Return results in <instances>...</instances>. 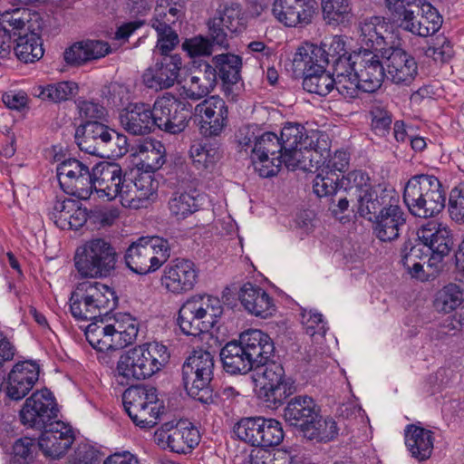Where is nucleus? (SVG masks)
<instances>
[{
    "label": "nucleus",
    "mask_w": 464,
    "mask_h": 464,
    "mask_svg": "<svg viewBox=\"0 0 464 464\" xmlns=\"http://www.w3.org/2000/svg\"><path fill=\"white\" fill-rule=\"evenodd\" d=\"M168 348L158 342L138 345L123 353L117 362L116 374L121 384L144 380L162 369L169 362Z\"/></svg>",
    "instance_id": "obj_1"
},
{
    "label": "nucleus",
    "mask_w": 464,
    "mask_h": 464,
    "mask_svg": "<svg viewBox=\"0 0 464 464\" xmlns=\"http://www.w3.org/2000/svg\"><path fill=\"white\" fill-rule=\"evenodd\" d=\"M139 333V322L128 314L111 323L103 319L91 323L85 330L88 343L99 352L115 351L131 344Z\"/></svg>",
    "instance_id": "obj_2"
},
{
    "label": "nucleus",
    "mask_w": 464,
    "mask_h": 464,
    "mask_svg": "<svg viewBox=\"0 0 464 464\" xmlns=\"http://www.w3.org/2000/svg\"><path fill=\"white\" fill-rule=\"evenodd\" d=\"M222 314L223 306L218 297L195 295L180 306L178 324L183 334L198 336L211 330Z\"/></svg>",
    "instance_id": "obj_3"
},
{
    "label": "nucleus",
    "mask_w": 464,
    "mask_h": 464,
    "mask_svg": "<svg viewBox=\"0 0 464 464\" xmlns=\"http://www.w3.org/2000/svg\"><path fill=\"white\" fill-rule=\"evenodd\" d=\"M73 260L81 277L102 278L114 271L117 253L110 241L92 237L76 248Z\"/></svg>",
    "instance_id": "obj_4"
},
{
    "label": "nucleus",
    "mask_w": 464,
    "mask_h": 464,
    "mask_svg": "<svg viewBox=\"0 0 464 464\" xmlns=\"http://www.w3.org/2000/svg\"><path fill=\"white\" fill-rule=\"evenodd\" d=\"M213 371V355L202 349L193 351L182 365V382L186 392L204 404L213 401L210 388Z\"/></svg>",
    "instance_id": "obj_5"
},
{
    "label": "nucleus",
    "mask_w": 464,
    "mask_h": 464,
    "mask_svg": "<svg viewBox=\"0 0 464 464\" xmlns=\"http://www.w3.org/2000/svg\"><path fill=\"white\" fill-rule=\"evenodd\" d=\"M285 165L288 169H306V160H312L311 150L318 151L319 132L311 130L298 123H286L280 133Z\"/></svg>",
    "instance_id": "obj_6"
},
{
    "label": "nucleus",
    "mask_w": 464,
    "mask_h": 464,
    "mask_svg": "<svg viewBox=\"0 0 464 464\" xmlns=\"http://www.w3.org/2000/svg\"><path fill=\"white\" fill-rule=\"evenodd\" d=\"M170 256L167 239L160 237H141L133 242L125 254L127 266L139 275L159 269Z\"/></svg>",
    "instance_id": "obj_7"
},
{
    "label": "nucleus",
    "mask_w": 464,
    "mask_h": 464,
    "mask_svg": "<svg viewBox=\"0 0 464 464\" xmlns=\"http://www.w3.org/2000/svg\"><path fill=\"white\" fill-rule=\"evenodd\" d=\"M343 195L337 203H392L399 200L398 193L392 188L379 184L372 186L368 173L353 170L341 179Z\"/></svg>",
    "instance_id": "obj_8"
},
{
    "label": "nucleus",
    "mask_w": 464,
    "mask_h": 464,
    "mask_svg": "<svg viewBox=\"0 0 464 464\" xmlns=\"http://www.w3.org/2000/svg\"><path fill=\"white\" fill-rule=\"evenodd\" d=\"M122 403L136 426L150 429L158 423L160 405L155 388L130 387L122 394Z\"/></svg>",
    "instance_id": "obj_9"
},
{
    "label": "nucleus",
    "mask_w": 464,
    "mask_h": 464,
    "mask_svg": "<svg viewBox=\"0 0 464 464\" xmlns=\"http://www.w3.org/2000/svg\"><path fill=\"white\" fill-rule=\"evenodd\" d=\"M191 119V104L171 93H165L154 102L155 127L169 134L185 130Z\"/></svg>",
    "instance_id": "obj_10"
},
{
    "label": "nucleus",
    "mask_w": 464,
    "mask_h": 464,
    "mask_svg": "<svg viewBox=\"0 0 464 464\" xmlns=\"http://www.w3.org/2000/svg\"><path fill=\"white\" fill-rule=\"evenodd\" d=\"M56 173L60 187L66 194L81 200L90 198L93 184L92 170H90L88 165L70 158L58 164Z\"/></svg>",
    "instance_id": "obj_11"
},
{
    "label": "nucleus",
    "mask_w": 464,
    "mask_h": 464,
    "mask_svg": "<svg viewBox=\"0 0 464 464\" xmlns=\"http://www.w3.org/2000/svg\"><path fill=\"white\" fill-rule=\"evenodd\" d=\"M58 406L53 394L46 388L34 392L25 400L20 411L24 425L42 430L47 424L57 420Z\"/></svg>",
    "instance_id": "obj_12"
},
{
    "label": "nucleus",
    "mask_w": 464,
    "mask_h": 464,
    "mask_svg": "<svg viewBox=\"0 0 464 464\" xmlns=\"http://www.w3.org/2000/svg\"><path fill=\"white\" fill-rule=\"evenodd\" d=\"M200 133L205 137H216L222 133L228 121V108L218 96H211L195 106Z\"/></svg>",
    "instance_id": "obj_13"
},
{
    "label": "nucleus",
    "mask_w": 464,
    "mask_h": 464,
    "mask_svg": "<svg viewBox=\"0 0 464 464\" xmlns=\"http://www.w3.org/2000/svg\"><path fill=\"white\" fill-rule=\"evenodd\" d=\"M181 68L180 55H162V58L144 71L143 83L150 89H169L178 81Z\"/></svg>",
    "instance_id": "obj_14"
},
{
    "label": "nucleus",
    "mask_w": 464,
    "mask_h": 464,
    "mask_svg": "<svg viewBox=\"0 0 464 464\" xmlns=\"http://www.w3.org/2000/svg\"><path fill=\"white\" fill-rule=\"evenodd\" d=\"M92 184L98 198H106L108 201L118 196L122 197L123 175L121 168L117 163L100 162L92 168Z\"/></svg>",
    "instance_id": "obj_15"
},
{
    "label": "nucleus",
    "mask_w": 464,
    "mask_h": 464,
    "mask_svg": "<svg viewBox=\"0 0 464 464\" xmlns=\"http://www.w3.org/2000/svg\"><path fill=\"white\" fill-rule=\"evenodd\" d=\"M295 54L298 66L304 64L301 63L304 59H308L320 68H325L334 60L352 55L346 51L344 40L338 35L334 36L329 43L324 42L320 45L307 44L301 46Z\"/></svg>",
    "instance_id": "obj_16"
},
{
    "label": "nucleus",
    "mask_w": 464,
    "mask_h": 464,
    "mask_svg": "<svg viewBox=\"0 0 464 464\" xmlns=\"http://www.w3.org/2000/svg\"><path fill=\"white\" fill-rule=\"evenodd\" d=\"M198 279L196 265L188 259H176L164 269L162 285L175 295L192 290Z\"/></svg>",
    "instance_id": "obj_17"
},
{
    "label": "nucleus",
    "mask_w": 464,
    "mask_h": 464,
    "mask_svg": "<svg viewBox=\"0 0 464 464\" xmlns=\"http://www.w3.org/2000/svg\"><path fill=\"white\" fill-rule=\"evenodd\" d=\"M40 430L42 433L38 440V447L45 456L52 459L63 456L74 441L71 427L58 420Z\"/></svg>",
    "instance_id": "obj_18"
},
{
    "label": "nucleus",
    "mask_w": 464,
    "mask_h": 464,
    "mask_svg": "<svg viewBox=\"0 0 464 464\" xmlns=\"http://www.w3.org/2000/svg\"><path fill=\"white\" fill-rule=\"evenodd\" d=\"M111 129L100 121L84 122L75 131V142L88 154L104 158L110 146Z\"/></svg>",
    "instance_id": "obj_19"
},
{
    "label": "nucleus",
    "mask_w": 464,
    "mask_h": 464,
    "mask_svg": "<svg viewBox=\"0 0 464 464\" xmlns=\"http://www.w3.org/2000/svg\"><path fill=\"white\" fill-rule=\"evenodd\" d=\"M356 72L361 80V88L364 92H374L382 84L385 77L384 67L379 55L373 51L365 49L354 53Z\"/></svg>",
    "instance_id": "obj_20"
},
{
    "label": "nucleus",
    "mask_w": 464,
    "mask_h": 464,
    "mask_svg": "<svg viewBox=\"0 0 464 464\" xmlns=\"http://www.w3.org/2000/svg\"><path fill=\"white\" fill-rule=\"evenodd\" d=\"M165 424L166 430L159 433V440L166 442L170 451L178 454L190 453L199 443L200 434L191 423L179 422L175 427H169Z\"/></svg>",
    "instance_id": "obj_21"
},
{
    "label": "nucleus",
    "mask_w": 464,
    "mask_h": 464,
    "mask_svg": "<svg viewBox=\"0 0 464 464\" xmlns=\"http://www.w3.org/2000/svg\"><path fill=\"white\" fill-rule=\"evenodd\" d=\"M272 12L275 17L285 26L304 25L312 21L314 2V0H276Z\"/></svg>",
    "instance_id": "obj_22"
},
{
    "label": "nucleus",
    "mask_w": 464,
    "mask_h": 464,
    "mask_svg": "<svg viewBox=\"0 0 464 464\" xmlns=\"http://www.w3.org/2000/svg\"><path fill=\"white\" fill-rule=\"evenodd\" d=\"M39 365L33 362L16 363L8 374L6 394L14 401L24 398L39 379Z\"/></svg>",
    "instance_id": "obj_23"
},
{
    "label": "nucleus",
    "mask_w": 464,
    "mask_h": 464,
    "mask_svg": "<svg viewBox=\"0 0 464 464\" xmlns=\"http://www.w3.org/2000/svg\"><path fill=\"white\" fill-rule=\"evenodd\" d=\"M387 78L397 85H410L418 74L414 57L401 48H392L386 57Z\"/></svg>",
    "instance_id": "obj_24"
},
{
    "label": "nucleus",
    "mask_w": 464,
    "mask_h": 464,
    "mask_svg": "<svg viewBox=\"0 0 464 464\" xmlns=\"http://www.w3.org/2000/svg\"><path fill=\"white\" fill-rule=\"evenodd\" d=\"M418 239L432 251V259L440 260L453 246L450 229L435 221L422 225L417 231Z\"/></svg>",
    "instance_id": "obj_25"
},
{
    "label": "nucleus",
    "mask_w": 464,
    "mask_h": 464,
    "mask_svg": "<svg viewBox=\"0 0 464 464\" xmlns=\"http://www.w3.org/2000/svg\"><path fill=\"white\" fill-rule=\"evenodd\" d=\"M241 345L256 369L267 362L274 355L275 345L270 336L258 329H248L239 335Z\"/></svg>",
    "instance_id": "obj_26"
},
{
    "label": "nucleus",
    "mask_w": 464,
    "mask_h": 464,
    "mask_svg": "<svg viewBox=\"0 0 464 464\" xmlns=\"http://www.w3.org/2000/svg\"><path fill=\"white\" fill-rule=\"evenodd\" d=\"M303 65H297L295 54L293 58V66L295 72L304 75L303 88L308 92L315 93L320 96H326L334 89V80L325 68H320L314 62L304 59Z\"/></svg>",
    "instance_id": "obj_27"
},
{
    "label": "nucleus",
    "mask_w": 464,
    "mask_h": 464,
    "mask_svg": "<svg viewBox=\"0 0 464 464\" xmlns=\"http://www.w3.org/2000/svg\"><path fill=\"white\" fill-rule=\"evenodd\" d=\"M123 129L132 135H145L155 127L154 106L149 104H130L120 114Z\"/></svg>",
    "instance_id": "obj_28"
},
{
    "label": "nucleus",
    "mask_w": 464,
    "mask_h": 464,
    "mask_svg": "<svg viewBox=\"0 0 464 464\" xmlns=\"http://www.w3.org/2000/svg\"><path fill=\"white\" fill-rule=\"evenodd\" d=\"M321 412L320 406L308 395H297L290 399L284 410V419L291 426L304 430L313 423Z\"/></svg>",
    "instance_id": "obj_29"
},
{
    "label": "nucleus",
    "mask_w": 464,
    "mask_h": 464,
    "mask_svg": "<svg viewBox=\"0 0 464 464\" xmlns=\"http://www.w3.org/2000/svg\"><path fill=\"white\" fill-rule=\"evenodd\" d=\"M240 304L250 314L267 318L276 311L273 299L260 286L251 283L244 284L238 293Z\"/></svg>",
    "instance_id": "obj_30"
},
{
    "label": "nucleus",
    "mask_w": 464,
    "mask_h": 464,
    "mask_svg": "<svg viewBox=\"0 0 464 464\" xmlns=\"http://www.w3.org/2000/svg\"><path fill=\"white\" fill-rule=\"evenodd\" d=\"M111 53V47L106 42L87 40L76 42L63 53V59L68 65L79 67L88 62L101 59Z\"/></svg>",
    "instance_id": "obj_31"
},
{
    "label": "nucleus",
    "mask_w": 464,
    "mask_h": 464,
    "mask_svg": "<svg viewBox=\"0 0 464 464\" xmlns=\"http://www.w3.org/2000/svg\"><path fill=\"white\" fill-rule=\"evenodd\" d=\"M218 82V72L208 63H201L190 74L184 86L186 96L193 101L200 100L210 93Z\"/></svg>",
    "instance_id": "obj_32"
},
{
    "label": "nucleus",
    "mask_w": 464,
    "mask_h": 464,
    "mask_svg": "<svg viewBox=\"0 0 464 464\" xmlns=\"http://www.w3.org/2000/svg\"><path fill=\"white\" fill-rule=\"evenodd\" d=\"M405 224L404 213L400 205H388L380 208L374 231L381 241H392L399 237L400 229Z\"/></svg>",
    "instance_id": "obj_33"
},
{
    "label": "nucleus",
    "mask_w": 464,
    "mask_h": 464,
    "mask_svg": "<svg viewBox=\"0 0 464 464\" xmlns=\"http://www.w3.org/2000/svg\"><path fill=\"white\" fill-rule=\"evenodd\" d=\"M78 285L88 298L97 317L116 307L118 298L108 285L96 281H84Z\"/></svg>",
    "instance_id": "obj_34"
},
{
    "label": "nucleus",
    "mask_w": 464,
    "mask_h": 464,
    "mask_svg": "<svg viewBox=\"0 0 464 464\" xmlns=\"http://www.w3.org/2000/svg\"><path fill=\"white\" fill-rule=\"evenodd\" d=\"M405 445L411 457L419 461L428 459L433 450L434 437L430 430L409 424L404 430Z\"/></svg>",
    "instance_id": "obj_35"
},
{
    "label": "nucleus",
    "mask_w": 464,
    "mask_h": 464,
    "mask_svg": "<svg viewBox=\"0 0 464 464\" xmlns=\"http://www.w3.org/2000/svg\"><path fill=\"white\" fill-rule=\"evenodd\" d=\"M224 370L230 374H246L256 369L239 341L227 343L220 352Z\"/></svg>",
    "instance_id": "obj_36"
},
{
    "label": "nucleus",
    "mask_w": 464,
    "mask_h": 464,
    "mask_svg": "<svg viewBox=\"0 0 464 464\" xmlns=\"http://www.w3.org/2000/svg\"><path fill=\"white\" fill-rule=\"evenodd\" d=\"M50 215L62 229L78 230L89 223V209L82 205H54Z\"/></svg>",
    "instance_id": "obj_37"
},
{
    "label": "nucleus",
    "mask_w": 464,
    "mask_h": 464,
    "mask_svg": "<svg viewBox=\"0 0 464 464\" xmlns=\"http://www.w3.org/2000/svg\"><path fill=\"white\" fill-rule=\"evenodd\" d=\"M134 155L137 167L145 172H154L165 162V148L159 140H144L137 146Z\"/></svg>",
    "instance_id": "obj_38"
},
{
    "label": "nucleus",
    "mask_w": 464,
    "mask_h": 464,
    "mask_svg": "<svg viewBox=\"0 0 464 464\" xmlns=\"http://www.w3.org/2000/svg\"><path fill=\"white\" fill-rule=\"evenodd\" d=\"M387 26L382 17L372 16L360 23V41L363 45L361 50L382 51L385 45L383 33Z\"/></svg>",
    "instance_id": "obj_39"
},
{
    "label": "nucleus",
    "mask_w": 464,
    "mask_h": 464,
    "mask_svg": "<svg viewBox=\"0 0 464 464\" xmlns=\"http://www.w3.org/2000/svg\"><path fill=\"white\" fill-rule=\"evenodd\" d=\"M14 36H17L14 50L20 61L34 63L43 57L44 52L42 40L34 29L24 34L14 32Z\"/></svg>",
    "instance_id": "obj_40"
},
{
    "label": "nucleus",
    "mask_w": 464,
    "mask_h": 464,
    "mask_svg": "<svg viewBox=\"0 0 464 464\" xmlns=\"http://www.w3.org/2000/svg\"><path fill=\"white\" fill-rule=\"evenodd\" d=\"M464 303V289L456 283H449L439 289L433 300V306L438 313L450 314Z\"/></svg>",
    "instance_id": "obj_41"
},
{
    "label": "nucleus",
    "mask_w": 464,
    "mask_h": 464,
    "mask_svg": "<svg viewBox=\"0 0 464 464\" xmlns=\"http://www.w3.org/2000/svg\"><path fill=\"white\" fill-rule=\"evenodd\" d=\"M78 84L72 81H63L47 84L46 86H37L34 89V96L43 101L53 102H62L73 98L78 92Z\"/></svg>",
    "instance_id": "obj_42"
},
{
    "label": "nucleus",
    "mask_w": 464,
    "mask_h": 464,
    "mask_svg": "<svg viewBox=\"0 0 464 464\" xmlns=\"http://www.w3.org/2000/svg\"><path fill=\"white\" fill-rule=\"evenodd\" d=\"M214 68L218 71V75L226 84H236L240 80L242 60L238 55L222 53L213 57Z\"/></svg>",
    "instance_id": "obj_43"
},
{
    "label": "nucleus",
    "mask_w": 464,
    "mask_h": 464,
    "mask_svg": "<svg viewBox=\"0 0 464 464\" xmlns=\"http://www.w3.org/2000/svg\"><path fill=\"white\" fill-rule=\"evenodd\" d=\"M423 0H385L389 20L398 28L414 13L420 12Z\"/></svg>",
    "instance_id": "obj_44"
},
{
    "label": "nucleus",
    "mask_w": 464,
    "mask_h": 464,
    "mask_svg": "<svg viewBox=\"0 0 464 464\" xmlns=\"http://www.w3.org/2000/svg\"><path fill=\"white\" fill-rule=\"evenodd\" d=\"M185 15V5L181 0H157L154 13L149 23L175 24Z\"/></svg>",
    "instance_id": "obj_45"
},
{
    "label": "nucleus",
    "mask_w": 464,
    "mask_h": 464,
    "mask_svg": "<svg viewBox=\"0 0 464 464\" xmlns=\"http://www.w3.org/2000/svg\"><path fill=\"white\" fill-rule=\"evenodd\" d=\"M313 420V423L304 430L303 435L310 440L327 442L334 440L338 435L337 423L333 418H323L320 412H317V418Z\"/></svg>",
    "instance_id": "obj_46"
},
{
    "label": "nucleus",
    "mask_w": 464,
    "mask_h": 464,
    "mask_svg": "<svg viewBox=\"0 0 464 464\" xmlns=\"http://www.w3.org/2000/svg\"><path fill=\"white\" fill-rule=\"evenodd\" d=\"M295 392V386L294 382H281L276 385L261 386L259 390V397L267 407L276 409Z\"/></svg>",
    "instance_id": "obj_47"
},
{
    "label": "nucleus",
    "mask_w": 464,
    "mask_h": 464,
    "mask_svg": "<svg viewBox=\"0 0 464 464\" xmlns=\"http://www.w3.org/2000/svg\"><path fill=\"white\" fill-rule=\"evenodd\" d=\"M37 16V14L32 13L29 9L18 7L0 12V24L3 25L7 24L14 32L24 34L34 29L31 22Z\"/></svg>",
    "instance_id": "obj_48"
},
{
    "label": "nucleus",
    "mask_w": 464,
    "mask_h": 464,
    "mask_svg": "<svg viewBox=\"0 0 464 464\" xmlns=\"http://www.w3.org/2000/svg\"><path fill=\"white\" fill-rule=\"evenodd\" d=\"M341 179L337 174H331L328 171L321 172L316 175L313 181V190L320 198L333 200L334 196L343 195L341 188Z\"/></svg>",
    "instance_id": "obj_49"
},
{
    "label": "nucleus",
    "mask_w": 464,
    "mask_h": 464,
    "mask_svg": "<svg viewBox=\"0 0 464 464\" xmlns=\"http://www.w3.org/2000/svg\"><path fill=\"white\" fill-rule=\"evenodd\" d=\"M418 36L428 37L436 34L442 25V17L430 3L422 2L420 6Z\"/></svg>",
    "instance_id": "obj_50"
},
{
    "label": "nucleus",
    "mask_w": 464,
    "mask_h": 464,
    "mask_svg": "<svg viewBox=\"0 0 464 464\" xmlns=\"http://www.w3.org/2000/svg\"><path fill=\"white\" fill-rule=\"evenodd\" d=\"M263 417H250L241 419L235 426L234 432L237 437L252 446L259 447L261 436V424Z\"/></svg>",
    "instance_id": "obj_51"
},
{
    "label": "nucleus",
    "mask_w": 464,
    "mask_h": 464,
    "mask_svg": "<svg viewBox=\"0 0 464 464\" xmlns=\"http://www.w3.org/2000/svg\"><path fill=\"white\" fill-rule=\"evenodd\" d=\"M324 19L329 24H338L344 22L351 13L349 0H322Z\"/></svg>",
    "instance_id": "obj_52"
},
{
    "label": "nucleus",
    "mask_w": 464,
    "mask_h": 464,
    "mask_svg": "<svg viewBox=\"0 0 464 464\" xmlns=\"http://www.w3.org/2000/svg\"><path fill=\"white\" fill-rule=\"evenodd\" d=\"M149 25L157 33L156 48L161 55H169V53L179 43V35L172 28L173 24H167L166 22H163L162 24L149 23Z\"/></svg>",
    "instance_id": "obj_53"
},
{
    "label": "nucleus",
    "mask_w": 464,
    "mask_h": 464,
    "mask_svg": "<svg viewBox=\"0 0 464 464\" xmlns=\"http://www.w3.org/2000/svg\"><path fill=\"white\" fill-rule=\"evenodd\" d=\"M70 311L72 315L79 321L97 318L91 303L78 285L71 294Z\"/></svg>",
    "instance_id": "obj_54"
},
{
    "label": "nucleus",
    "mask_w": 464,
    "mask_h": 464,
    "mask_svg": "<svg viewBox=\"0 0 464 464\" xmlns=\"http://www.w3.org/2000/svg\"><path fill=\"white\" fill-rule=\"evenodd\" d=\"M261 436L259 440L260 448H270L278 446L284 440L282 424L275 419H262Z\"/></svg>",
    "instance_id": "obj_55"
},
{
    "label": "nucleus",
    "mask_w": 464,
    "mask_h": 464,
    "mask_svg": "<svg viewBox=\"0 0 464 464\" xmlns=\"http://www.w3.org/2000/svg\"><path fill=\"white\" fill-rule=\"evenodd\" d=\"M190 157L198 169H208L218 159V150L211 144L195 141L189 150Z\"/></svg>",
    "instance_id": "obj_56"
},
{
    "label": "nucleus",
    "mask_w": 464,
    "mask_h": 464,
    "mask_svg": "<svg viewBox=\"0 0 464 464\" xmlns=\"http://www.w3.org/2000/svg\"><path fill=\"white\" fill-rule=\"evenodd\" d=\"M119 216L120 210L114 205H92L89 209V224L101 228L112 225Z\"/></svg>",
    "instance_id": "obj_57"
},
{
    "label": "nucleus",
    "mask_w": 464,
    "mask_h": 464,
    "mask_svg": "<svg viewBox=\"0 0 464 464\" xmlns=\"http://www.w3.org/2000/svg\"><path fill=\"white\" fill-rule=\"evenodd\" d=\"M251 160L256 172L262 178L276 176L282 164H285L283 155H255L251 154Z\"/></svg>",
    "instance_id": "obj_58"
},
{
    "label": "nucleus",
    "mask_w": 464,
    "mask_h": 464,
    "mask_svg": "<svg viewBox=\"0 0 464 464\" xmlns=\"http://www.w3.org/2000/svg\"><path fill=\"white\" fill-rule=\"evenodd\" d=\"M256 370L260 372L258 374L260 375L261 386L293 382L290 378L285 377V369L282 364L274 361H267V362L260 365Z\"/></svg>",
    "instance_id": "obj_59"
},
{
    "label": "nucleus",
    "mask_w": 464,
    "mask_h": 464,
    "mask_svg": "<svg viewBox=\"0 0 464 464\" xmlns=\"http://www.w3.org/2000/svg\"><path fill=\"white\" fill-rule=\"evenodd\" d=\"M252 154L255 155H283L280 138L274 132H264L259 134L258 140L252 148Z\"/></svg>",
    "instance_id": "obj_60"
},
{
    "label": "nucleus",
    "mask_w": 464,
    "mask_h": 464,
    "mask_svg": "<svg viewBox=\"0 0 464 464\" xmlns=\"http://www.w3.org/2000/svg\"><path fill=\"white\" fill-rule=\"evenodd\" d=\"M302 324L305 334L311 337H315L316 335L323 337L326 334V324L323 319V314L320 313L304 310L302 313Z\"/></svg>",
    "instance_id": "obj_61"
},
{
    "label": "nucleus",
    "mask_w": 464,
    "mask_h": 464,
    "mask_svg": "<svg viewBox=\"0 0 464 464\" xmlns=\"http://www.w3.org/2000/svg\"><path fill=\"white\" fill-rule=\"evenodd\" d=\"M222 24L230 33L237 32L242 25L241 11L237 5L226 7L218 16L214 17V25Z\"/></svg>",
    "instance_id": "obj_62"
},
{
    "label": "nucleus",
    "mask_w": 464,
    "mask_h": 464,
    "mask_svg": "<svg viewBox=\"0 0 464 464\" xmlns=\"http://www.w3.org/2000/svg\"><path fill=\"white\" fill-rule=\"evenodd\" d=\"M423 202L426 203H445L446 196L440 180L430 175L422 174Z\"/></svg>",
    "instance_id": "obj_63"
},
{
    "label": "nucleus",
    "mask_w": 464,
    "mask_h": 464,
    "mask_svg": "<svg viewBox=\"0 0 464 464\" xmlns=\"http://www.w3.org/2000/svg\"><path fill=\"white\" fill-rule=\"evenodd\" d=\"M356 71L353 74L334 80V88L345 99H354L358 96L361 88V80Z\"/></svg>",
    "instance_id": "obj_64"
}]
</instances>
